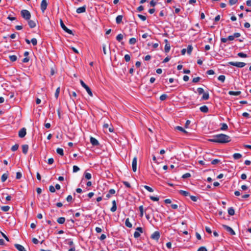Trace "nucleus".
Returning <instances> with one entry per match:
<instances>
[{
  "mask_svg": "<svg viewBox=\"0 0 251 251\" xmlns=\"http://www.w3.org/2000/svg\"><path fill=\"white\" fill-rule=\"evenodd\" d=\"M208 141L211 142L225 144L231 141L230 137L224 134H219L215 135L211 139H209Z\"/></svg>",
  "mask_w": 251,
  "mask_h": 251,
  "instance_id": "f257e3e1",
  "label": "nucleus"
},
{
  "mask_svg": "<svg viewBox=\"0 0 251 251\" xmlns=\"http://www.w3.org/2000/svg\"><path fill=\"white\" fill-rule=\"evenodd\" d=\"M21 14L22 17L25 20H29L31 18V14L27 10L24 9L21 11Z\"/></svg>",
  "mask_w": 251,
  "mask_h": 251,
  "instance_id": "f03ea898",
  "label": "nucleus"
},
{
  "mask_svg": "<svg viewBox=\"0 0 251 251\" xmlns=\"http://www.w3.org/2000/svg\"><path fill=\"white\" fill-rule=\"evenodd\" d=\"M81 86L86 90L88 94L91 96H93V94L91 89L83 82V80H80Z\"/></svg>",
  "mask_w": 251,
  "mask_h": 251,
  "instance_id": "7ed1b4c3",
  "label": "nucleus"
},
{
  "mask_svg": "<svg viewBox=\"0 0 251 251\" xmlns=\"http://www.w3.org/2000/svg\"><path fill=\"white\" fill-rule=\"evenodd\" d=\"M228 64L238 68H243L246 65L245 63L241 62H229Z\"/></svg>",
  "mask_w": 251,
  "mask_h": 251,
  "instance_id": "20e7f679",
  "label": "nucleus"
},
{
  "mask_svg": "<svg viewBox=\"0 0 251 251\" xmlns=\"http://www.w3.org/2000/svg\"><path fill=\"white\" fill-rule=\"evenodd\" d=\"M60 25L61 26V27L62 28V29L65 31L67 33L70 34H73V32L71 30L68 29L66 26L65 25H64V24L63 23V21L62 20V19H60Z\"/></svg>",
  "mask_w": 251,
  "mask_h": 251,
  "instance_id": "39448f33",
  "label": "nucleus"
},
{
  "mask_svg": "<svg viewBox=\"0 0 251 251\" xmlns=\"http://www.w3.org/2000/svg\"><path fill=\"white\" fill-rule=\"evenodd\" d=\"M48 3L47 0H42L41 3V10L44 13L47 9Z\"/></svg>",
  "mask_w": 251,
  "mask_h": 251,
  "instance_id": "423d86ee",
  "label": "nucleus"
},
{
  "mask_svg": "<svg viewBox=\"0 0 251 251\" xmlns=\"http://www.w3.org/2000/svg\"><path fill=\"white\" fill-rule=\"evenodd\" d=\"M222 226L224 228V229L225 230H226L227 232H228L231 235H234L235 234V231L230 226H229L227 225H223Z\"/></svg>",
  "mask_w": 251,
  "mask_h": 251,
  "instance_id": "0eeeda50",
  "label": "nucleus"
},
{
  "mask_svg": "<svg viewBox=\"0 0 251 251\" xmlns=\"http://www.w3.org/2000/svg\"><path fill=\"white\" fill-rule=\"evenodd\" d=\"M26 128H25V127H23L22 128V129H21L19 131V133H18V135L20 137V138H23L24 137L25 135H26Z\"/></svg>",
  "mask_w": 251,
  "mask_h": 251,
  "instance_id": "6e6552de",
  "label": "nucleus"
},
{
  "mask_svg": "<svg viewBox=\"0 0 251 251\" xmlns=\"http://www.w3.org/2000/svg\"><path fill=\"white\" fill-rule=\"evenodd\" d=\"M160 237V233L158 231H155L151 235V238L158 241L159 238Z\"/></svg>",
  "mask_w": 251,
  "mask_h": 251,
  "instance_id": "1a4fd4ad",
  "label": "nucleus"
},
{
  "mask_svg": "<svg viewBox=\"0 0 251 251\" xmlns=\"http://www.w3.org/2000/svg\"><path fill=\"white\" fill-rule=\"evenodd\" d=\"M132 168L133 172H135L137 170V158L134 157L132 162Z\"/></svg>",
  "mask_w": 251,
  "mask_h": 251,
  "instance_id": "9d476101",
  "label": "nucleus"
},
{
  "mask_svg": "<svg viewBox=\"0 0 251 251\" xmlns=\"http://www.w3.org/2000/svg\"><path fill=\"white\" fill-rule=\"evenodd\" d=\"M28 24L29 26L31 28H33L36 27V21L31 20L30 19L29 20H27Z\"/></svg>",
  "mask_w": 251,
  "mask_h": 251,
  "instance_id": "9b49d317",
  "label": "nucleus"
},
{
  "mask_svg": "<svg viewBox=\"0 0 251 251\" xmlns=\"http://www.w3.org/2000/svg\"><path fill=\"white\" fill-rule=\"evenodd\" d=\"M14 246L19 251H26L24 247L21 245L15 244Z\"/></svg>",
  "mask_w": 251,
  "mask_h": 251,
  "instance_id": "f8f14e48",
  "label": "nucleus"
},
{
  "mask_svg": "<svg viewBox=\"0 0 251 251\" xmlns=\"http://www.w3.org/2000/svg\"><path fill=\"white\" fill-rule=\"evenodd\" d=\"M90 143L93 146H96L99 145L98 141L94 137L90 138Z\"/></svg>",
  "mask_w": 251,
  "mask_h": 251,
  "instance_id": "ddd939ff",
  "label": "nucleus"
},
{
  "mask_svg": "<svg viewBox=\"0 0 251 251\" xmlns=\"http://www.w3.org/2000/svg\"><path fill=\"white\" fill-rule=\"evenodd\" d=\"M86 11V6H83L82 7H79L76 9V12L77 13H81L85 12Z\"/></svg>",
  "mask_w": 251,
  "mask_h": 251,
  "instance_id": "4468645a",
  "label": "nucleus"
},
{
  "mask_svg": "<svg viewBox=\"0 0 251 251\" xmlns=\"http://www.w3.org/2000/svg\"><path fill=\"white\" fill-rule=\"evenodd\" d=\"M165 41L166 43V44L165 46L164 50L166 52H168L170 50V45L168 43L167 40H165Z\"/></svg>",
  "mask_w": 251,
  "mask_h": 251,
  "instance_id": "2eb2a0df",
  "label": "nucleus"
},
{
  "mask_svg": "<svg viewBox=\"0 0 251 251\" xmlns=\"http://www.w3.org/2000/svg\"><path fill=\"white\" fill-rule=\"evenodd\" d=\"M200 109L201 112L204 113H206L208 112V108L206 105H203V106H201L200 108Z\"/></svg>",
  "mask_w": 251,
  "mask_h": 251,
  "instance_id": "dca6fc26",
  "label": "nucleus"
},
{
  "mask_svg": "<svg viewBox=\"0 0 251 251\" xmlns=\"http://www.w3.org/2000/svg\"><path fill=\"white\" fill-rule=\"evenodd\" d=\"M8 176V173L7 172L6 173L3 174L1 177V181L2 182H4L6 181V180L7 179Z\"/></svg>",
  "mask_w": 251,
  "mask_h": 251,
  "instance_id": "f3484780",
  "label": "nucleus"
},
{
  "mask_svg": "<svg viewBox=\"0 0 251 251\" xmlns=\"http://www.w3.org/2000/svg\"><path fill=\"white\" fill-rule=\"evenodd\" d=\"M117 210L116 202L115 200L112 201V206L110 209L111 211L114 212Z\"/></svg>",
  "mask_w": 251,
  "mask_h": 251,
  "instance_id": "a211bd4d",
  "label": "nucleus"
},
{
  "mask_svg": "<svg viewBox=\"0 0 251 251\" xmlns=\"http://www.w3.org/2000/svg\"><path fill=\"white\" fill-rule=\"evenodd\" d=\"M28 150V146L27 145H24L22 146V151L25 154H26Z\"/></svg>",
  "mask_w": 251,
  "mask_h": 251,
  "instance_id": "6ab92c4d",
  "label": "nucleus"
},
{
  "mask_svg": "<svg viewBox=\"0 0 251 251\" xmlns=\"http://www.w3.org/2000/svg\"><path fill=\"white\" fill-rule=\"evenodd\" d=\"M241 93V91H230L228 92V94L230 95L238 96Z\"/></svg>",
  "mask_w": 251,
  "mask_h": 251,
  "instance_id": "aec40b11",
  "label": "nucleus"
},
{
  "mask_svg": "<svg viewBox=\"0 0 251 251\" xmlns=\"http://www.w3.org/2000/svg\"><path fill=\"white\" fill-rule=\"evenodd\" d=\"M221 127L220 129L221 130H226L228 129V126L226 123H221L220 124Z\"/></svg>",
  "mask_w": 251,
  "mask_h": 251,
  "instance_id": "412c9836",
  "label": "nucleus"
},
{
  "mask_svg": "<svg viewBox=\"0 0 251 251\" xmlns=\"http://www.w3.org/2000/svg\"><path fill=\"white\" fill-rule=\"evenodd\" d=\"M179 193L185 197H187V196H190V194L187 191H184V190H180L179 191Z\"/></svg>",
  "mask_w": 251,
  "mask_h": 251,
  "instance_id": "4be33fe9",
  "label": "nucleus"
},
{
  "mask_svg": "<svg viewBox=\"0 0 251 251\" xmlns=\"http://www.w3.org/2000/svg\"><path fill=\"white\" fill-rule=\"evenodd\" d=\"M123 19L122 15H118L116 19V22L117 24H120L122 22Z\"/></svg>",
  "mask_w": 251,
  "mask_h": 251,
  "instance_id": "5701e85b",
  "label": "nucleus"
},
{
  "mask_svg": "<svg viewBox=\"0 0 251 251\" xmlns=\"http://www.w3.org/2000/svg\"><path fill=\"white\" fill-rule=\"evenodd\" d=\"M65 221V218L64 217H60L57 219V222L59 224H63Z\"/></svg>",
  "mask_w": 251,
  "mask_h": 251,
  "instance_id": "b1692460",
  "label": "nucleus"
},
{
  "mask_svg": "<svg viewBox=\"0 0 251 251\" xmlns=\"http://www.w3.org/2000/svg\"><path fill=\"white\" fill-rule=\"evenodd\" d=\"M209 98L208 93H204L203 94V96L201 98L202 100H207Z\"/></svg>",
  "mask_w": 251,
  "mask_h": 251,
  "instance_id": "393cba45",
  "label": "nucleus"
},
{
  "mask_svg": "<svg viewBox=\"0 0 251 251\" xmlns=\"http://www.w3.org/2000/svg\"><path fill=\"white\" fill-rule=\"evenodd\" d=\"M228 213L229 215L233 216L235 214L234 209L232 207H230L228 209Z\"/></svg>",
  "mask_w": 251,
  "mask_h": 251,
  "instance_id": "a878e982",
  "label": "nucleus"
},
{
  "mask_svg": "<svg viewBox=\"0 0 251 251\" xmlns=\"http://www.w3.org/2000/svg\"><path fill=\"white\" fill-rule=\"evenodd\" d=\"M233 157L235 159H239L242 157V155L239 153H235L233 155Z\"/></svg>",
  "mask_w": 251,
  "mask_h": 251,
  "instance_id": "bb28decb",
  "label": "nucleus"
},
{
  "mask_svg": "<svg viewBox=\"0 0 251 251\" xmlns=\"http://www.w3.org/2000/svg\"><path fill=\"white\" fill-rule=\"evenodd\" d=\"M125 225L127 227H129V228H131L132 226V224L130 223L129 220L128 218H127L126 220Z\"/></svg>",
  "mask_w": 251,
  "mask_h": 251,
  "instance_id": "cd10ccee",
  "label": "nucleus"
},
{
  "mask_svg": "<svg viewBox=\"0 0 251 251\" xmlns=\"http://www.w3.org/2000/svg\"><path fill=\"white\" fill-rule=\"evenodd\" d=\"M175 128L178 130H179L183 133H187V132L182 127L180 126H177L175 127Z\"/></svg>",
  "mask_w": 251,
  "mask_h": 251,
  "instance_id": "c85d7f7f",
  "label": "nucleus"
},
{
  "mask_svg": "<svg viewBox=\"0 0 251 251\" xmlns=\"http://www.w3.org/2000/svg\"><path fill=\"white\" fill-rule=\"evenodd\" d=\"M56 152L58 154H60L61 156L64 155L63 150L61 148H57L56 150Z\"/></svg>",
  "mask_w": 251,
  "mask_h": 251,
  "instance_id": "c756f323",
  "label": "nucleus"
},
{
  "mask_svg": "<svg viewBox=\"0 0 251 251\" xmlns=\"http://www.w3.org/2000/svg\"><path fill=\"white\" fill-rule=\"evenodd\" d=\"M9 58L10 60L12 62H14V61H16V60L17 59V56L15 55H10L9 56Z\"/></svg>",
  "mask_w": 251,
  "mask_h": 251,
  "instance_id": "7c9ffc66",
  "label": "nucleus"
},
{
  "mask_svg": "<svg viewBox=\"0 0 251 251\" xmlns=\"http://www.w3.org/2000/svg\"><path fill=\"white\" fill-rule=\"evenodd\" d=\"M137 42V40L136 38H131L130 39L129 41V43L130 45H134Z\"/></svg>",
  "mask_w": 251,
  "mask_h": 251,
  "instance_id": "2f4dec72",
  "label": "nucleus"
},
{
  "mask_svg": "<svg viewBox=\"0 0 251 251\" xmlns=\"http://www.w3.org/2000/svg\"><path fill=\"white\" fill-rule=\"evenodd\" d=\"M1 209L4 212H7L10 209L9 206H2L1 207Z\"/></svg>",
  "mask_w": 251,
  "mask_h": 251,
  "instance_id": "473e14b6",
  "label": "nucleus"
},
{
  "mask_svg": "<svg viewBox=\"0 0 251 251\" xmlns=\"http://www.w3.org/2000/svg\"><path fill=\"white\" fill-rule=\"evenodd\" d=\"M18 148H19V145L16 144L11 147V150L13 151H15L18 149Z\"/></svg>",
  "mask_w": 251,
  "mask_h": 251,
  "instance_id": "72a5a7b5",
  "label": "nucleus"
},
{
  "mask_svg": "<svg viewBox=\"0 0 251 251\" xmlns=\"http://www.w3.org/2000/svg\"><path fill=\"white\" fill-rule=\"evenodd\" d=\"M140 213V216L141 217H142L143 216V212H144V207L143 205H141L139 207Z\"/></svg>",
  "mask_w": 251,
  "mask_h": 251,
  "instance_id": "f704fd0d",
  "label": "nucleus"
},
{
  "mask_svg": "<svg viewBox=\"0 0 251 251\" xmlns=\"http://www.w3.org/2000/svg\"><path fill=\"white\" fill-rule=\"evenodd\" d=\"M59 93H60V87H58L56 90V91H55V97L56 99H58V96H59Z\"/></svg>",
  "mask_w": 251,
  "mask_h": 251,
  "instance_id": "c9c22d12",
  "label": "nucleus"
},
{
  "mask_svg": "<svg viewBox=\"0 0 251 251\" xmlns=\"http://www.w3.org/2000/svg\"><path fill=\"white\" fill-rule=\"evenodd\" d=\"M193 47L191 45H189L187 47V51L189 54H190L192 51Z\"/></svg>",
  "mask_w": 251,
  "mask_h": 251,
  "instance_id": "e433bc0d",
  "label": "nucleus"
},
{
  "mask_svg": "<svg viewBox=\"0 0 251 251\" xmlns=\"http://www.w3.org/2000/svg\"><path fill=\"white\" fill-rule=\"evenodd\" d=\"M225 78L226 77L224 75H221L218 77V80L222 81V82H224L225 81Z\"/></svg>",
  "mask_w": 251,
  "mask_h": 251,
  "instance_id": "4c0bfd02",
  "label": "nucleus"
},
{
  "mask_svg": "<svg viewBox=\"0 0 251 251\" xmlns=\"http://www.w3.org/2000/svg\"><path fill=\"white\" fill-rule=\"evenodd\" d=\"M123 38V35L122 34H118L116 37V39L118 41L121 42Z\"/></svg>",
  "mask_w": 251,
  "mask_h": 251,
  "instance_id": "58836bf2",
  "label": "nucleus"
},
{
  "mask_svg": "<svg viewBox=\"0 0 251 251\" xmlns=\"http://www.w3.org/2000/svg\"><path fill=\"white\" fill-rule=\"evenodd\" d=\"M221 162V160L218 159H215L211 161V164L213 165H216Z\"/></svg>",
  "mask_w": 251,
  "mask_h": 251,
  "instance_id": "ea45409f",
  "label": "nucleus"
},
{
  "mask_svg": "<svg viewBox=\"0 0 251 251\" xmlns=\"http://www.w3.org/2000/svg\"><path fill=\"white\" fill-rule=\"evenodd\" d=\"M84 175H85V177L87 179H88V180L90 179L92 177L91 174H90L89 173L85 172Z\"/></svg>",
  "mask_w": 251,
  "mask_h": 251,
  "instance_id": "a19ab883",
  "label": "nucleus"
},
{
  "mask_svg": "<svg viewBox=\"0 0 251 251\" xmlns=\"http://www.w3.org/2000/svg\"><path fill=\"white\" fill-rule=\"evenodd\" d=\"M168 97L167 95L166 94H163L160 96V100L162 101L165 100Z\"/></svg>",
  "mask_w": 251,
  "mask_h": 251,
  "instance_id": "79ce46f5",
  "label": "nucleus"
},
{
  "mask_svg": "<svg viewBox=\"0 0 251 251\" xmlns=\"http://www.w3.org/2000/svg\"><path fill=\"white\" fill-rule=\"evenodd\" d=\"M237 55L238 56L242 58H245L247 57V55L243 52H239Z\"/></svg>",
  "mask_w": 251,
  "mask_h": 251,
  "instance_id": "37998d69",
  "label": "nucleus"
},
{
  "mask_svg": "<svg viewBox=\"0 0 251 251\" xmlns=\"http://www.w3.org/2000/svg\"><path fill=\"white\" fill-rule=\"evenodd\" d=\"M197 92L199 95H201L204 93V90L203 88L200 87L197 89Z\"/></svg>",
  "mask_w": 251,
  "mask_h": 251,
  "instance_id": "c03bdc74",
  "label": "nucleus"
},
{
  "mask_svg": "<svg viewBox=\"0 0 251 251\" xmlns=\"http://www.w3.org/2000/svg\"><path fill=\"white\" fill-rule=\"evenodd\" d=\"M191 175L190 173H186L185 174H184L182 176V178H189L190 177H191Z\"/></svg>",
  "mask_w": 251,
  "mask_h": 251,
  "instance_id": "a18cd8bd",
  "label": "nucleus"
},
{
  "mask_svg": "<svg viewBox=\"0 0 251 251\" xmlns=\"http://www.w3.org/2000/svg\"><path fill=\"white\" fill-rule=\"evenodd\" d=\"M143 187L149 192H152L153 191V190L151 187L147 185H144Z\"/></svg>",
  "mask_w": 251,
  "mask_h": 251,
  "instance_id": "49530a36",
  "label": "nucleus"
},
{
  "mask_svg": "<svg viewBox=\"0 0 251 251\" xmlns=\"http://www.w3.org/2000/svg\"><path fill=\"white\" fill-rule=\"evenodd\" d=\"M124 58L126 62H129L130 60V56L128 54H126Z\"/></svg>",
  "mask_w": 251,
  "mask_h": 251,
  "instance_id": "de8ad7c7",
  "label": "nucleus"
},
{
  "mask_svg": "<svg viewBox=\"0 0 251 251\" xmlns=\"http://www.w3.org/2000/svg\"><path fill=\"white\" fill-rule=\"evenodd\" d=\"M138 17L143 21H145L147 19L145 16L141 14H138Z\"/></svg>",
  "mask_w": 251,
  "mask_h": 251,
  "instance_id": "09e8293b",
  "label": "nucleus"
},
{
  "mask_svg": "<svg viewBox=\"0 0 251 251\" xmlns=\"http://www.w3.org/2000/svg\"><path fill=\"white\" fill-rule=\"evenodd\" d=\"M31 43L33 46H36L37 44V41L36 38H33L31 40Z\"/></svg>",
  "mask_w": 251,
  "mask_h": 251,
  "instance_id": "8fccbe9b",
  "label": "nucleus"
},
{
  "mask_svg": "<svg viewBox=\"0 0 251 251\" xmlns=\"http://www.w3.org/2000/svg\"><path fill=\"white\" fill-rule=\"evenodd\" d=\"M201 78L200 77H195L193 79L192 82L194 83H197L199 82L201 80Z\"/></svg>",
  "mask_w": 251,
  "mask_h": 251,
  "instance_id": "3c124183",
  "label": "nucleus"
},
{
  "mask_svg": "<svg viewBox=\"0 0 251 251\" xmlns=\"http://www.w3.org/2000/svg\"><path fill=\"white\" fill-rule=\"evenodd\" d=\"M150 198L153 201H159V198L157 197L150 196Z\"/></svg>",
  "mask_w": 251,
  "mask_h": 251,
  "instance_id": "603ef678",
  "label": "nucleus"
},
{
  "mask_svg": "<svg viewBox=\"0 0 251 251\" xmlns=\"http://www.w3.org/2000/svg\"><path fill=\"white\" fill-rule=\"evenodd\" d=\"M238 1V0H229V4L230 5H232L236 3Z\"/></svg>",
  "mask_w": 251,
  "mask_h": 251,
  "instance_id": "864d4df0",
  "label": "nucleus"
},
{
  "mask_svg": "<svg viewBox=\"0 0 251 251\" xmlns=\"http://www.w3.org/2000/svg\"><path fill=\"white\" fill-rule=\"evenodd\" d=\"M140 236V233H139V232L136 231L134 233V238H138Z\"/></svg>",
  "mask_w": 251,
  "mask_h": 251,
  "instance_id": "5fc2aeb1",
  "label": "nucleus"
},
{
  "mask_svg": "<svg viewBox=\"0 0 251 251\" xmlns=\"http://www.w3.org/2000/svg\"><path fill=\"white\" fill-rule=\"evenodd\" d=\"M49 190L51 193H54L55 192V189L52 185H50L49 187Z\"/></svg>",
  "mask_w": 251,
  "mask_h": 251,
  "instance_id": "6e6d98bb",
  "label": "nucleus"
},
{
  "mask_svg": "<svg viewBox=\"0 0 251 251\" xmlns=\"http://www.w3.org/2000/svg\"><path fill=\"white\" fill-rule=\"evenodd\" d=\"M22 174L21 173L17 172L16 173V179H20L22 177Z\"/></svg>",
  "mask_w": 251,
  "mask_h": 251,
  "instance_id": "4d7b16f0",
  "label": "nucleus"
},
{
  "mask_svg": "<svg viewBox=\"0 0 251 251\" xmlns=\"http://www.w3.org/2000/svg\"><path fill=\"white\" fill-rule=\"evenodd\" d=\"M79 167H78L77 166H73V172L74 173H76L77 172H78L79 170Z\"/></svg>",
  "mask_w": 251,
  "mask_h": 251,
  "instance_id": "13d9d810",
  "label": "nucleus"
},
{
  "mask_svg": "<svg viewBox=\"0 0 251 251\" xmlns=\"http://www.w3.org/2000/svg\"><path fill=\"white\" fill-rule=\"evenodd\" d=\"M206 74L209 75H214L215 72L213 70H209L206 72Z\"/></svg>",
  "mask_w": 251,
  "mask_h": 251,
  "instance_id": "bf43d9fd",
  "label": "nucleus"
},
{
  "mask_svg": "<svg viewBox=\"0 0 251 251\" xmlns=\"http://www.w3.org/2000/svg\"><path fill=\"white\" fill-rule=\"evenodd\" d=\"M123 184L127 188H130L131 186H130V184L129 182H128L127 181H123Z\"/></svg>",
  "mask_w": 251,
  "mask_h": 251,
  "instance_id": "052dcab7",
  "label": "nucleus"
},
{
  "mask_svg": "<svg viewBox=\"0 0 251 251\" xmlns=\"http://www.w3.org/2000/svg\"><path fill=\"white\" fill-rule=\"evenodd\" d=\"M197 251H207V249L205 247H201Z\"/></svg>",
  "mask_w": 251,
  "mask_h": 251,
  "instance_id": "680f3d73",
  "label": "nucleus"
},
{
  "mask_svg": "<svg viewBox=\"0 0 251 251\" xmlns=\"http://www.w3.org/2000/svg\"><path fill=\"white\" fill-rule=\"evenodd\" d=\"M73 200V198H72V197L71 195H69L68 196V197H67L66 198V201H68V202H71Z\"/></svg>",
  "mask_w": 251,
  "mask_h": 251,
  "instance_id": "e2e57ef3",
  "label": "nucleus"
},
{
  "mask_svg": "<svg viewBox=\"0 0 251 251\" xmlns=\"http://www.w3.org/2000/svg\"><path fill=\"white\" fill-rule=\"evenodd\" d=\"M150 4L151 6L154 7L156 5V2L154 0H151Z\"/></svg>",
  "mask_w": 251,
  "mask_h": 251,
  "instance_id": "0e129e2a",
  "label": "nucleus"
},
{
  "mask_svg": "<svg viewBox=\"0 0 251 251\" xmlns=\"http://www.w3.org/2000/svg\"><path fill=\"white\" fill-rule=\"evenodd\" d=\"M54 162V159L52 158H50L48 159V163L49 164H52Z\"/></svg>",
  "mask_w": 251,
  "mask_h": 251,
  "instance_id": "69168bd1",
  "label": "nucleus"
},
{
  "mask_svg": "<svg viewBox=\"0 0 251 251\" xmlns=\"http://www.w3.org/2000/svg\"><path fill=\"white\" fill-rule=\"evenodd\" d=\"M116 193V191L114 189H111L109 190V192H108V193L110 194V195H114Z\"/></svg>",
  "mask_w": 251,
  "mask_h": 251,
  "instance_id": "338daca9",
  "label": "nucleus"
},
{
  "mask_svg": "<svg viewBox=\"0 0 251 251\" xmlns=\"http://www.w3.org/2000/svg\"><path fill=\"white\" fill-rule=\"evenodd\" d=\"M205 230L207 233H208L209 234H211L212 233L211 228L209 227H207V226L205 227Z\"/></svg>",
  "mask_w": 251,
  "mask_h": 251,
  "instance_id": "774afa93",
  "label": "nucleus"
}]
</instances>
